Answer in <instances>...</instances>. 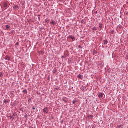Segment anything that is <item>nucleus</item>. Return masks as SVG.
Instances as JSON below:
<instances>
[{
    "label": "nucleus",
    "instance_id": "393cba45",
    "mask_svg": "<svg viewBox=\"0 0 128 128\" xmlns=\"http://www.w3.org/2000/svg\"><path fill=\"white\" fill-rule=\"evenodd\" d=\"M10 118H14V116H10Z\"/></svg>",
    "mask_w": 128,
    "mask_h": 128
},
{
    "label": "nucleus",
    "instance_id": "0eeeda50",
    "mask_svg": "<svg viewBox=\"0 0 128 128\" xmlns=\"http://www.w3.org/2000/svg\"><path fill=\"white\" fill-rule=\"evenodd\" d=\"M76 102H78V100L76 99H75L72 102L73 104H76Z\"/></svg>",
    "mask_w": 128,
    "mask_h": 128
},
{
    "label": "nucleus",
    "instance_id": "bb28decb",
    "mask_svg": "<svg viewBox=\"0 0 128 128\" xmlns=\"http://www.w3.org/2000/svg\"><path fill=\"white\" fill-rule=\"evenodd\" d=\"M84 20H82V24H84Z\"/></svg>",
    "mask_w": 128,
    "mask_h": 128
},
{
    "label": "nucleus",
    "instance_id": "f8f14e48",
    "mask_svg": "<svg viewBox=\"0 0 128 128\" xmlns=\"http://www.w3.org/2000/svg\"><path fill=\"white\" fill-rule=\"evenodd\" d=\"M22 92L25 94H28V90H23Z\"/></svg>",
    "mask_w": 128,
    "mask_h": 128
},
{
    "label": "nucleus",
    "instance_id": "1a4fd4ad",
    "mask_svg": "<svg viewBox=\"0 0 128 128\" xmlns=\"http://www.w3.org/2000/svg\"><path fill=\"white\" fill-rule=\"evenodd\" d=\"M4 104H10V100H4Z\"/></svg>",
    "mask_w": 128,
    "mask_h": 128
},
{
    "label": "nucleus",
    "instance_id": "5701e85b",
    "mask_svg": "<svg viewBox=\"0 0 128 128\" xmlns=\"http://www.w3.org/2000/svg\"><path fill=\"white\" fill-rule=\"evenodd\" d=\"M82 90V92H84V90H86V88H84V87H82L81 88Z\"/></svg>",
    "mask_w": 128,
    "mask_h": 128
},
{
    "label": "nucleus",
    "instance_id": "6ab92c4d",
    "mask_svg": "<svg viewBox=\"0 0 128 128\" xmlns=\"http://www.w3.org/2000/svg\"><path fill=\"white\" fill-rule=\"evenodd\" d=\"M2 76H4V74H2V72H0V77L2 78Z\"/></svg>",
    "mask_w": 128,
    "mask_h": 128
},
{
    "label": "nucleus",
    "instance_id": "f3484780",
    "mask_svg": "<svg viewBox=\"0 0 128 128\" xmlns=\"http://www.w3.org/2000/svg\"><path fill=\"white\" fill-rule=\"evenodd\" d=\"M99 26H100V28H102V24H99Z\"/></svg>",
    "mask_w": 128,
    "mask_h": 128
},
{
    "label": "nucleus",
    "instance_id": "20e7f679",
    "mask_svg": "<svg viewBox=\"0 0 128 128\" xmlns=\"http://www.w3.org/2000/svg\"><path fill=\"white\" fill-rule=\"evenodd\" d=\"M62 101L64 102H65V104H66V102H68V100H66V98H62Z\"/></svg>",
    "mask_w": 128,
    "mask_h": 128
},
{
    "label": "nucleus",
    "instance_id": "ddd939ff",
    "mask_svg": "<svg viewBox=\"0 0 128 128\" xmlns=\"http://www.w3.org/2000/svg\"><path fill=\"white\" fill-rule=\"evenodd\" d=\"M46 22H47V24H50V19H46L45 20Z\"/></svg>",
    "mask_w": 128,
    "mask_h": 128
},
{
    "label": "nucleus",
    "instance_id": "cd10ccee",
    "mask_svg": "<svg viewBox=\"0 0 128 128\" xmlns=\"http://www.w3.org/2000/svg\"><path fill=\"white\" fill-rule=\"evenodd\" d=\"M94 14H98V12H96V11L95 12H94Z\"/></svg>",
    "mask_w": 128,
    "mask_h": 128
},
{
    "label": "nucleus",
    "instance_id": "423d86ee",
    "mask_svg": "<svg viewBox=\"0 0 128 128\" xmlns=\"http://www.w3.org/2000/svg\"><path fill=\"white\" fill-rule=\"evenodd\" d=\"M98 98H104V94L102 93L99 94Z\"/></svg>",
    "mask_w": 128,
    "mask_h": 128
},
{
    "label": "nucleus",
    "instance_id": "c756f323",
    "mask_svg": "<svg viewBox=\"0 0 128 128\" xmlns=\"http://www.w3.org/2000/svg\"><path fill=\"white\" fill-rule=\"evenodd\" d=\"M78 48H82L80 46H79Z\"/></svg>",
    "mask_w": 128,
    "mask_h": 128
},
{
    "label": "nucleus",
    "instance_id": "9b49d317",
    "mask_svg": "<svg viewBox=\"0 0 128 128\" xmlns=\"http://www.w3.org/2000/svg\"><path fill=\"white\" fill-rule=\"evenodd\" d=\"M19 8L20 6H18V5H16L14 7V10H18V8Z\"/></svg>",
    "mask_w": 128,
    "mask_h": 128
},
{
    "label": "nucleus",
    "instance_id": "39448f33",
    "mask_svg": "<svg viewBox=\"0 0 128 128\" xmlns=\"http://www.w3.org/2000/svg\"><path fill=\"white\" fill-rule=\"evenodd\" d=\"M3 6H4V8H8V3H6V2H4V3L3 4Z\"/></svg>",
    "mask_w": 128,
    "mask_h": 128
},
{
    "label": "nucleus",
    "instance_id": "412c9836",
    "mask_svg": "<svg viewBox=\"0 0 128 128\" xmlns=\"http://www.w3.org/2000/svg\"><path fill=\"white\" fill-rule=\"evenodd\" d=\"M88 118H91V120H92V118H94V116H89Z\"/></svg>",
    "mask_w": 128,
    "mask_h": 128
},
{
    "label": "nucleus",
    "instance_id": "dca6fc26",
    "mask_svg": "<svg viewBox=\"0 0 128 128\" xmlns=\"http://www.w3.org/2000/svg\"><path fill=\"white\" fill-rule=\"evenodd\" d=\"M78 78H80V80H82V75L79 74L78 76Z\"/></svg>",
    "mask_w": 128,
    "mask_h": 128
},
{
    "label": "nucleus",
    "instance_id": "2eb2a0df",
    "mask_svg": "<svg viewBox=\"0 0 128 128\" xmlns=\"http://www.w3.org/2000/svg\"><path fill=\"white\" fill-rule=\"evenodd\" d=\"M108 43V42L106 40L104 41V44L106 45Z\"/></svg>",
    "mask_w": 128,
    "mask_h": 128
},
{
    "label": "nucleus",
    "instance_id": "a211bd4d",
    "mask_svg": "<svg viewBox=\"0 0 128 128\" xmlns=\"http://www.w3.org/2000/svg\"><path fill=\"white\" fill-rule=\"evenodd\" d=\"M40 54H44V51H41L40 52H39Z\"/></svg>",
    "mask_w": 128,
    "mask_h": 128
},
{
    "label": "nucleus",
    "instance_id": "aec40b11",
    "mask_svg": "<svg viewBox=\"0 0 128 128\" xmlns=\"http://www.w3.org/2000/svg\"><path fill=\"white\" fill-rule=\"evenodd\" d=\"M28 102H32V99L31 98H28Z\"/></svg>",
    "mask_w": 128,
    "mask_h": 128
},
{
    "label": "nucleus",
    "instance_id": "f03ea898",
    "mask_svg": "<svg viewBox=\"0 0 128 128\" xmlns=\"http://www.w3.org/2000/svg\"><path fill=\"white\" fill-rule=\"evenodd\" d=\"M11 58H12L10 57V56H6L5 60H8V62H10Z\"/></svg>",
    "mask_w": 128,
    "mask_h": 128
},
{
    "label": "nucleus",
    "instance_id": "4468645a",
    "mask_svg": "<svg viewBox=\"0 0 128 128\" xmlns=\"http://www.w3.org/2000/svg\"><path fill=\"white\" fill-rule=\"evenodd\" d=\"M92 30H98V28L96 27H92Z\"/></svg>",
    "mask_w": 128,
    "mask_h": 128
},
{
    "label": "nucleus",
    "instance_id": "9d476101",
    "mask_svg": "<svg viewBox=\"0 0 128 128\" xmlns=\"http://www.w3.org/2000/svg\"><path fill=\"white\" fill-rule=\"evenodd\" d=\"M51 24H53V26H56V21H54V20H52L51 22Z\"/></svg>",
    "mask_w": 128,
    "mask_h": 128
},
{
    "label": "nucleus",
    "instance_id": "4be33fe9",
    "mask_svg": "<svg viewBox=\"0 0 128 128\" xmlns=\"http://www.w3.org/2000/svg\"><path fill=\"white\" fill-rule=\"evenodd\" d=\"M38 17L39 20H40V15H38Z\"/></svg>",
    "mask_w": 128,
    "mask_h": 128
},
{
    "label": "nucleus",
    "instance_id": "7c9ffc66",
    "mask_svg": "<svg viewBox=\"0 0 128 128\" xmlns=\"http://www.w3.org/2000/svg\"><path fill=\"white\" fill-rule=\"evenodd\" d=\"M62 58H64V56H62Z\"/></svg>",
    "mask_w": 128,
    "mask_h": 128
},
{
    "label": "nucleus",
    "instance_id": "f257e3e1",
    "mask_svg": "<svg viewBox=\"0 0 128 128\" xmlns=\"http://www.w3.org/2000/svg\"><path fill=\"white\" fill-rule=\"evenodd\" d=\"M43 112H44V114H48V112H50V110L48 108H44Z\"/></svg>",
    "mask_w": 128,
    "mask_h": 128
},
{
    "label": "nucleus",
    "instance_id": "7ed1b4c3",
    "mask_svg": "<svg viewBox=\"0 0 128 128\" xmlns=\"http://www.w3.org/2000/svg\"><path fill=\"white\" fill-rule=\"evenodd\" d=\"M69 38H71V40H75L76 38H74V37L72 36H69Z\"/></svg>",
    "mask_w": 128,
    "mask_h": 128
},
{
    "label": "nucleus",
    "instance_id": "a878e982",
    "mask_svg": "<svg viewBox=\"0 0 128 128\" xmlns=\"http://www.w3.org/2000/svg\"><path fill=\"white\" fill-rule=\"evenodd\" d=\"M56 70H55L53 71V74H56Z\"/></svg>",
    "mask_w": 128,
    "mask_h": 128
},
{
    "label": "nucleus",
    "instance_id": "b1692460",
    "mask_svg": "<svg viewBox=\"0 0 128 128\" xmlns=\"http://www.w3.org/2000/svg\"><path fill=\"white\" fill-rule=\"evenodd\" d=\"M60 88H55V90H58Z\"/></svg>",
    "mask_w": 128,
    "mask_h": 128
},
{
    "label": "nucleus",
    "instance_id": "c85d7f7f",
    "mask_svg": "<svg viewBox=\"0 0 128 128\" xmlns=\"http://www.w3.org/2000/svg\"><path fill=\"white\" fill-rule=\"evenodd\" d=\"M32 110H36V108H33Z\"/></svg>",
    "mask_w": 128,
    "mask_h": 128
},
{
    "label": "nucleus",
    "instance_id": "6e6552de",
    "mask_svg": "<svg viewBox=\"0 0 128 128\" xmlns=\"http://www.w3.org/2000/svg\"><path fill=\"white\" fill-rule=\"evenodd\" d=\"M6 30H10V26H8V25H6Z\"/></svg>",
    "mask_w": 128,
    "mask_h": 128
}]
</instances>
